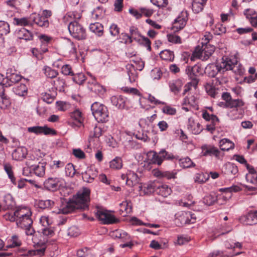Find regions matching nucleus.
<instances>
[{
  "label": "nucleus",
  "mask_w": 257,
  "mask_h": 257,
  "mask_svg": "<svg viewBox=\"0 0 257 257\" xmlns=\"http://www.w3.org/2000/svg\"><path fill=\"white\" fill-rule=\"evenodd\" d=\"M92 113L98 122H104L108 120V111L106 106L98 102H94L91 106Z\"/></svg>",
  "instance_id": "f03ea898"
},
{
  "label": "nucleus",
  "mask_w": 257,
  "mask_h": 257,
  "mask_svg": "<svg viewBox=\"0 0 257 257\" xmlns=\"http://www.w3.org/2000/svg\"><path fill=\"white\" fill-rule=\"evenodd\" d=\"M63 179L58 177H49L44 182V187L49 190L55 191L63 185Z\"/></svg>",
  "instance_id": "9d476101"
},
{
  "label": "nucleus",
  "mask_w": 257,
  "mask_h": 257,
  "mask_svg": "<svg viewBox=\"0 0 257 257\" xmlns=\"http://www.w3.org/2000/svg\"><path fill=\"white\" fill-rule=\"evenodd\" d=\"M68 30L71 36L77 40H83L86 38L85 30L76 21L70 22Z\"/></svg>",
  "instance_id": "39448f33"
},
{
  "label": "nucleus",
  "mask_w": 257,
  "mask_h": 257,
  "mask_svg": "<svg viewBox=\"0 0 257 257\" xmlns=\"http://www.w3.org/2000/svg\"><path fill=\"white\" fill-rule=\"evenodd\" d=\"M95 214L98 219L103 224H112L117 221L114 215L102 209L98 208Z\"/></svg>",
  "instance_id": "6e6552de"
},
{
  "label": "nucleus",
  "mask_w": 257,
  "mask_h": 257,
  "mask_svg": "<svg viewBox=\"0 0 257 257\" xmlns=\"http://www.w3.org/2000/svg\"><path fill=\"white\" fill-rule=\"evenodd\" d=\"M219 229V231L218 232H220V234L217 235L216 236L212 238V240H214L215 238L219 236L220 235L227 233L231 230V227L229 226L226 223H224L223 225H222Z\"/></svg>",
  "instance_id": "13d9d810"
},
{
  "label": "nucleus",
  "mask_w": 257,
  "mask_h": 257,
  "mask_svg": "<svg viewBox=\"0 0 257 257\" xmlns=\"http://www.w3.org/2000/svg\"><path fill=\"white\" fill-rule=\"evenodd\" d=\"M122 160L120 157H116L109 162L110 168L114 170H119L122 167Z\"/></svg>",
  "instance_id": "72a5a7b5"
},
{
  "label": "nucleus",
  "mask_w": 257,
  "mask_h": 257,
  "mask_svg": "<svg viewBox=\"0 0 257 257\" xmlns=\"http://www.w3.org/2000/svg\"><path fill=\"white\" fill-rule=\"evenodd\" d=\"M147 189L150 192H154L164 197L169 196L171 192V189L166 184L151 183L147 186Z\"/></svg>",
  "instance_id": "0eeeda50"
},
{
  "label": "nucleus",
  "mask_w": 257,
  "mask_h": 257,
  "mask_svg": "<svg viewBox=\"0 0 257 257\" xmlns=\"http://www.w3.org/2000/svg\"><path fill=\"white\" fill-rule=\"evenodd\" d=\"M33 220L31 216L23 217L21 218H17V225L18 227L22 228L24 227H28L32 226Z\"/></svg>",
  "instance_id": "cd10ccee"
},
{
  "label": "nucleus",
  "mask_w": 257,
  "mask_h": 257,
  "mask_svg": "<svg viewBox=\"0 0 257 257\" xmlns=\"http://www.w3.org/2000/svg\"><path fill=\"white\" fill-rule=\"evenodd\" d=\"M187 20V12L186 11L181 12L174 20L172 25V30L176 32L182 29L186 26Z\"/></svg>",
  "instance_id": "1a4fd4ad"
},
{
  "label": "nucleus",
  "mask_w": 257,
  "mask_h": 257,
  "mask_svg": "<svg viewBox=\"0 0 257 257\" xmlns=\"http://www.w3.org/2000/svg\"><path fill=\"white\" fill-rule=\"evenodd\" d=\"M14 92L18 95L24 96L27 93V87L23 83H21L13 88Z\"/></svg>",
  "instance_id": "79ce46f5"
},
{
  "label": "nucleus",
  "mask_w": 257,
  "mask_h": 257,
  "mask_svg": "<svg viewBox=\"0 0 257 257\" xmlns=\"http://www.w3.org/2000/svg\"><path fill=\"white\" fill-rule=\"evenodd\" d=\"M71 116L76 121V122L79 123L78 126L82 123L83 118L81 116V112L79 110H76L74 111L71 113Z\"/></svg>",
  "instance_id": "4d7b16f0"
},
{
  "label": "nucleus",
  "mask_w": 257,
  "mask_h": 257,
  "mask_svg": "<svg viewBox=\"0 0 257 257\" xmlns=\"http://www.w3.org/2000/svg\"><path fill=\"white\" fill-rule=\"evenodd\" d=\"M81 18V14L77 12H70L64 17V20L68 22H74Z\"/></svg>",
  "instance_id": "c756f323"
},
{
  "label": "nucleus",
  "mask_w": 257,
  "mask_h": 257,
  "mask_svg": "<svg viewBox=\"0 0 257 257\" xmlns=\"http://www.w3.org/2000/svg\"><path fill=\"white\" fill-rule=\"evenodd\" d=\"M243 105L244 102L242 100L231 99V100L227 102L225 107H230L232 109L233 108H240Z\"/></svg>",
  "instance_id": "58836bf2"
},
{
  "label": "nucleus",
  "mask_w": 257,
  "mask_h": 257,
  "mask_svg": "<svg viewBox=\"0 0 257 257\" xmlns=\"http://www.w3.org/2000/svg\"><path fill=\"white\" fill-rule=\"evenodd\" d=\"M175 221L178 225L194 223L196 221V216L189 211H180L175 214Z\"/></svg>",
  "instance_id": "423d86ee"
},
{
  "label": "nucleus",
  "mask_w": 257,
  "mask_h": 257,
  "mask_svg": "<svg viewBox=\"0 0 257 257\" xmlns=\"http://www.w3.org/2000/svg\"><path fill=\"white\" fill-rule=\"evenodd\" d=\"M207 70H210L208 74L212 77H215L218 73H223L228 70H232L238 75L243 72L242 66L238 63L237 58L233 56H223L220 62L209 66Z\"/></svg>",
  "instance_id": "f257e3e1"
},
{
  "label": "nucleus",
  "mask_w": 257,
  "mask_h": 257,
  "mask_svg": "<svg viewBox=\"0 0 257 257\" xmlns=\"http://www.w3.org/2000/svg\"><path fill=\"white\" fill-rule=\"evenodd\" d=\"M120 210L122 212L124 211L125 215L126 214L130 213L132 211V205L130 201L125 200L120 204Z\"/></svg>",
  "instance_id": "c03bdc74"
},
{
  "label": "nucleus",
  "mask_w": 257,
  "mask_h": 257,
  "mask_svg": "<svg viewBox=\"0 0 257 257\" xmlns=\"http://www.w3.org/2000/svg\"><path fill=\"white\" fill-rule=\"evenodd\" d=\"M201 154L203 156H213L217 159H219L220 158L221 151L213 145H203L201 147Z\"/></svg>",
  "instance_id": "9b49d317"
},
{
  "label": "nucleus",
  "mask_w": 257,
  "mask_h": 257,
  "mask_svg": "<svg viewBox=\"0 0 257 257\" xmlns=\"http://www.w3.org/2000/svg\"><path fill=\"white\" fill-rule=\"evenodd\" d=\"M73 200L64 202L60 207L59 213L62 214L71 213L75 209H79Z\"/></svg>",
  "instance_id": "4468645a"
},
{
  "label": "nucleus",
  "mask_w": 257,
  "mask_h": 257,
  "mask_svg": "<svg viewBox=\"0 0 257 257\" xmlns=\"http://www.w3.org/2000/svg\"><path fill=\"white\" fill-rule=\"evenodd\" d=\"M239 220L246 225H252L257 224V211H250L246 215L240 217Z\"/></svg>",
  "instance_id": "f8f14e48"
},
{
  "label": "nucleus",
  "mask_w": 257,
  "mask_h": 257,
  "mask_svg": "<svg viewBox=\"0 0 257 257\" xmlns=\"http://www.w3.org/2000/svg\"><path fill=\"white\" fill-rule=\"evenodd\" d=\"M147 157L149 164H154L159 165L158 153L154 151H150L147 154Z\"/></svg>",
  "instance_id": "a19ab883"
},
{
  "label": "nucleus",
  "mask_w": 257,
  "mask_h": 257,
  "mask_svg": "<svg viewBox=\"0 0 257 257\" xmlns=\"http://www.w3.org/2000/svg\"><path fill=\"white\" fill-rule=\"evenodd\" d=\"M127 70V74L131 82H135L138 77V73L137 70L134 69V67L131 64H127L126 66Z\"/></svg>",
  "instance_id": "7c9ffc66"
},
{
  "label": "nucleus",
  "mask_w": 257,
  "mask_h": 257,
  "mask_svg": "<svg viewBox=\"0 0 257 257\" xmlns=\"http://www.w3.org/2000/svg\"><path fill=\"white\" fill-rule=\"evenodd\" d=\"M27 154V149L25 147H18L12 153V157L15 160L20 161L24 159Z\"/></svg>",
  "instance_id": "412c9836"
},
{
  "label": "nucleus",
  "mask_w": 257,
  "mask_h": 257,
  "mask_svg": "<svg viewBox=\"0 0 257 257\" xmlns=\"http://www.w3.org/2000/svg\"><path fill=\"white\" fill-rule=\"evenodd\" d=\"M30 19L32 23L33 22L39 27L47 28L49 25V22L48 19H46V18H44L40 14L36 13L32 14L30 16Z\"/></svg>",
  "instance_id": "ddd939ff"
},
{
  "label": "nucleus",
  "mask_w": 257,
  "mask_h": 257,
  "mask_svg": "<svg viewBox=\"0 0 257 257\" xmlns=\"http://www.w3.org/2000/svg\"><path fill=\"white\" fill-rule=\"evenodd\" d=\"M45 162H39L37 165H34L31 166L30 170L33 171L36 175L39 177H43L45 173Z\"/></svg>",
  "instance_id": "aec40b11"
},
{
  "label": "nucleus",
  "mask_w": 257,
  "mask_h": 257,
  "mask_svg": "<svg viewBox=\"0 0 257 257\" xmlns=\"http://www.w3.org/2000/svg\"><path fill=\"white\" fill-rule=\"evenodd\" d=\"M168 41L174 44H181V38L175 34H170L167 35Z\"/></svg>",
  "instance_id": "680f3d73"
},
{
  "label": "nucleus",
  "mask_w": 257,
  "mask_h": 257,
  "mask_svg": "<svg viewBox=\"0 0 257 257\" xmlns=\"http://www.w3.org/2000/svg\"><path fill=\"white\" fill-rule=\"evenodd\" d=\"M4 170L7 172L9 178L11 179L12 183L16 184V178L14 175L12 170V167L9 163H5L4 164Z\"/></svg>",
  "instance_id": "49530a36"
},
{
  "label": "nucleus",
  "mask_w": 257,
  "mask_h": 257,
  "mask_svg": "<svg viewBox=\"0 0 257 257\" xmlns=\"http://www.w3.org/2000/svg\"><path fill=\"white\" fill-rule=\"evenodd\" d=\"M202 117L206 121L211 122H219V119L217 116L213 114H209L206 110L202 111Z\"/></svg>",
  "instance_id": "de8ad7c7"
},
{
  "label": "nucleus",
  "mask_w": 257,
  "mask_h": 257,
  "mask_svg": "<svg viewBox=\"0 0 257 257\" xmlns=\"http://www.w3.org/2000/svg\"><path fill=\"white\" fill-rule=\"evenodd\" d=\"M160 57L163 60L172 62L174 59V54L173 51L165 50L160 52Z\"/></svg>",
  "instance_id": "2f4dec72"
},
{
  "label": "nucleus",
  "mask_w": 257,
  "mask_h": 257,
  "mask_svg": "<svg viewBox=\"0 0 257 257\" xmlns=\"http://www.w3.org/2000/svg\"><path fill=\"white\" fill-rule=\"evenodd\" d=\"M15 215L17 217V218H21L31 216L32 212L30 209L28 207H19L15 211Z\"/></svg>",
  "instance_id": "b1692460"
},
{
  "label": "nucleus",
  "mask_w": 257,
  "mask_h": 257,
  "mask_svg": "<svg viewBox=\"0 0 257 257\" xmlns=\"http://www.w3.org/2000/svg\"><path fill=\"white\" fill-rule=\"evenodd\" d=\"M193 197L189 195L187 196V201L181 200L179 201V204L180 206L189 207L194 204V201L192 200Z\"/></svg>",
  "instance_id": "bf43d9fd"
},
{
  "label": "nucleus",
  "mask_w": 257,
  "mask_h": 257,
  "mask_svg": "<svg viewBox=\"0 0 257 257\" xmlns=\"http://www.w3.org/2000/svg\"><path fill=\"white\" fill-rule=\"evenodd\" d=\"M11 243L9 245L10 247H15L20 246L22 243L21 240L19 239L18 236L16 235H13L11 239Z\"/></svg>",
  "instance_id": "338daca9"
},
{
  "label": "nucleus",
  "mask_w": 257,
  "mask_h": 257,
  "mask_svg": "<svg viewBox=\"0 0 257 257\" xmlns=\"http://www.w3.org/2000/svg\"><path fill=\"white\" fill-rule=\"evenodd\" d=\"M245 178L248 182L257 186V174H247Z\"/></svg>",
  "instance_id": "774afa93"
},
{
  "label": "nucleus",
  "mask_w": 257,
  "mask_h": 257,
  "mask_svg": "<svg viewBox=\"0 0 257 257\" xmlns=\"http://www.w3.org/2000/svg\"><path fill=\"white\" fill-rule=\"evenodd\" d=\"M51 83L56 90L59 91H64L65 82L63 79L58 77L55 80H54Z\"/></svg>",
  "instance_id": "4c0bfd02"
},
{
  "label": "nucleus",
  "mask_w": 257,
  "mask_h": 257,
  "mask_svg": "<svg viewBox=\"0 0 257 257\" xmlns=\"http://www.w3.org/2000/svg\"><path fill=\"white\" fill-rule=\"evenodd\" d=\"M10 32V26L8 23L4 21H0V35H4Z\"/></svg>",
  "instance_id": "5fc2aeb1"
},
{
  "label": "nucleus",
  "mask_w": 257,
  "mask_h": 257,
  "mask_svg": "<svg viewBox=\"0 0 257 257\" xmlns=\"http://www.w3.org/2000/svg\"><path fill=\"white\" fill-rule=\"evenodd\" d=\"M219 147L222 151H228L234 148V144L227 139H223L219 143Z\"/></svg>",
  "instance_id": "c85d7f7f"
},
{
  "label": "nucleus",
  "mask_w": 257,
  "mask_h": 257,
  "mask_svg": "<svg viewBox=\"0 0 257 257\" xmlns=\"http://www.w3.org/2000/svg\"><path fill=\"white\" fill-rule=\"evenodd\" d=\"M199 69V67L198 66H194L192 67H188L186 70L187 74L192 80L191 82H190V84H192L195 88L196 87L198 83L196 73L198 72Z\"/></svg>",
  "instance_id": "dca6fc26"
},
{
  "label": "nucleus",
  "mask_w": 257,
  "mask_h": 257,
  "mask_svg": "<svg viewBox=\"0 0 257 257\" xmlns=\"http://www.w3.org/2000/svg\"><path fill=\"white\" fill-rule=\"evenodd\" d=\"M54 204V201L51 200H39L36 203V205L37 207L41 209H46L51 208L53 206Z\"/></svg>",
  "instance_id": "ea45409f"
},
{
  "label": "nucleus",
  "mask_w": 257,
  "mask_h": 257,
  "mask_svg": "<svg viewBox=\"0 0 257 257\" xmlns=\"http://www.w3.org/2000/svg\"><path fill=\"white\" fill-rule=\"evenodd\" d=\"M137 42H139L140 44H143L145 46H146L148 50L150 51L151 50V42L147 37H145V36H142V37L140 39V40L138 41Z\"/></svg>",
  "instance_id": "69168bd1"
},
{
  "label": "nucleus",
  "mask_w": 257,
  "mask_h": 257,
  "mask_svg": "<svg viewBox=\"0 0 257 257\" xmlns=\"http://www.w3.org/2000/svg\"><path fill=\"white\" fill-rule=\"evenodd\" d=\"M13 23L15 25L20 26H26L28 25H32L31 21H30V17L29 18H17L13 19Z\"/></svg>",
  "instance_id": "473e14b6"
},
{
  "label": "nucleus",
  "mask_w": 257,
  "mask_h": 257,
  "mask_svg": "<svg viewBox=\"0 0 257 257\" xmlns=\"http://www.w3.org/2000/svg\"><path fill=\"white\" fill-rule=\"evenodd\" d=\"M1 97L2 99V108H6L11 105V102L9 98L4 93V90L1 93Z\"/></svg>",
  "instance_id": "052dcab7"
},
{
  "label": "nucleus",
  "mask_w": 257,
  "mask_h": 257,
  "mask_svg": "<svg viewBox=\"0 0 257 257\" xmlns=\"http://www.w3.org/2000/svg\"><path fill=\"white\" fill-rule=\"evenodd\" d=\"M16 35L20 39H24L26 41H31L33 39V34L24 28L16 31Z\"/></svg>",
  "instance_id": "4be33fe9"
},
{
  "label": "nucleus",
  "mask_w": 257,
  "mask_h": 257,
  "mask_svg": "<svg viewBox=\"0 0 257 257\" xmlns=\"http://www.w3.org/2000/svg\"><path fill=\"white\" fill-rule=\"evenodd\" d=\"M111 101L113 105L122 109L125 106L126 99L121 95L113 96L111 97Z\"/></svg>",
  "instance_id": "393cba45"
},
{
  "label": "nucleus",
  "mask_w": 257,
  "mask_h": 257,
  "mask_svg": "<svg viewBox=\"0 0 257 257\" xmlns=\"http://www.w3.org/2000/svg\"><path fill=\"white\" fill-rule=\"evenodd\" d=\"M73 76L72 79L74 82L78 84H82L85 80V76L82 73H79L72 75Z\"/></svg>",
  "instance_id": "6e6d98bb"
},
{
  "label": "nucleus",
  "mask_w": 257,
  "mask_h": 257,
  "mask_svg": "<svg viewBox=\"0 0 257 257\" xmlns=\"http://www.w3.org/2000/svg\"><path fill=\"white\" fill-rule=\"evenodd\" d=\"M21 75L17 73H11L7 72L6 81H7V86H10L13 84L18 82L21 80Z\"/></svg>",
  "instance_id": "bb28decb"
},
{
  "label": "nucleus",
  "mask_w": 257,
  "mask_h": 257,
  "mask_svg": "<svg viewBox=\"0 0 257 257\" xmlns=\"http://www.w3.org/2000/svg\"><path fill=\"white\" fill-rule=\"evenodd\" d=\"M28 130L29 132L34 133L36 134H44L45 135H55L56 134V131L54 130L49 128L46 126L30 127Z\"/></svg>",
  "instance_id": "2eb2a0df"
},
{
  "label": "nucleus",
  "mask_w": 257,
  "mask_h": 257,
  "mask_svg": "<svg viewBox=\"0 0 257 257\" xmlns=\"http://www.w3.org/2000/svg\"><path fill=\"white\" fill-rule=\"evenodd\" d=\"M215 47L209 44H202L201 47H196L192 57L202 60H207L215 51Z\"/></svg>",
  "instance_id": "7ed1b4c3"
},
{
  "label": "nucleus",
  "mask_w": 257,
  "mask_h": 257,
  "mask_svg": "<svg viewBox=\"0 0 257 257\" xmlns=\"http://www.w3.org/2000/svg\"><path fill=\"white\" fill-rule=\"evenodd\" d=\"M188 129L194 135L200 134L203 130L201 124L191 118L188 119Z\"/></svg>",
  "instance_id": "6ab92c4d"
},
{
  "label": "nucleus",
  "mask_w": 257,
  "mask_h": 257,
  "mask_svg": "<svg viewBox=\"0 0 257 257\" xmlns=\"http://www.w3.org/2000/svg\"><path fill=\"white\" fill-rule=\"evenodd\" d=\"M179 164L180 166L184 168H190L195 166V164L188 157L180 159Z\"/></svg>",
  "instance_id": "37998d69"
},
{
  "label": "nucleus",
  "mask_w": 257,
  "mask_h": 257,
  "mask_svg": "<svg viewBox=\"0 0 257 257\" xmlns=\"http://www.w3.org/2000/svg\"><path fill=\"white\" fill-rule=\"evenodd\" d=\"M90 193V190L85 188L82 190L78 191L74 197L73 200L80 209L85 210L88 208Z\"/></svg>",
  "instance_id": "20e7f679"
},
{
  "label": "nucleus",
  "mask_w": 257,
  "mask_h": 257,
  "mask_svg": "<svg viewBox=\"0 0 257 257\" xmlns=\"http://www.w3.org/2000/svg\"><path fill=\"white\" fill-rule=\"evenodd\" d=\"M169 87L171 91L173 92L174 93H177L180 90L182 85L180 81H176L170 82L169 83Z\"/></svg>",
  "instance_id": "603ef678"
},
{
  "label": "nucleus",
  "mask_w": 257,
  "mask_h": 257,
  "mask_svg": "<svg viewBox=\"0 0 257 257\" xmlns=\"http://www.w3.org/2000/svg\"><path fill=\"white\" fill-rule=\"evenodd\" d=\"M205 88L207 94L211 97L216 98L218 95V89L210 83H206Z\"/></svg>",
  "instance_id": "e433bc0d"
},
{
  "label": "nucleus",
  "mask_w": 257,
  "mask_h": 257,
  "mask_svg": "<svg viewBox=\"0 0 257 257\" xmlns=\"http://www.w3.org/2000/svg\"><path fill=\"white\" fill-rule=\"evenodd\" d=\"M65 171L66 175L70 177H73L76 173L74 166L72 163H68L66 165Z\"/></svg>",
  "instance_id": "8fccbe9b"
},
{
  "label": "nucleus",
  "mask_w": 257,
  "mask_h": 257,
  "mask_svg": "<svg viewBox=\"0 0 257 257\" xmlns=\"http://www.w3.org/2000/svg\"><path fill=\"white\" fill-rule=\"evenodd\" d=\"M217 200V196L215 195L209 194L205 196L203 199V202L208 206L212 205Z\"/></svg>",
  "instance_id": "09e8293b"
},
{
  "label": "nucleus",
  "mask_w": 257,
  "mask_h": 257,
  "mask_svg": "<svg viewBox=\"0 0 257 257\" xmlns=\"http://www.w3.org/2000/svg\"><path fill=\"white\" fill-rule=\"evenodd\" d=\"M112 236L123 240L130 239L129 235L126 232L122 230H115L113 232Z\"/></svg>",
  "instance_id": "3c124183"
},
{
  "label": "nucleus",
  "mask_w": 257,
  "mask_h": 257,
  "mask_svg": "<svg viewBox=\"0 0 257 257\" xmlns=\"http://www.w3.org/2000/svg\"><path fill=\"white\" fill-rule=\"evenodd\" d=\"M132 61L134 62V63L130 64L132 65L134 67V69L135 70L137 71H142L143 69L145 66V63L141 60H133Z\"/></svg>",
  "instance_id": "0e129e2a"
},
{
  "label": "nucleus",
  "mask_w": 257,
  "mask_h": 257,
  "mask_svg": "<svg viewBox=\"0 0 257 257\" xmlns=\"http://www.w3.org/2000/svg\"><path fill=\"white\" fill-rule=\"evenodd\" d=\"M222 172L229 177H232L237 174L238 168L235 164L228 163L222 168Z\"/></svg>",
  "instance_id": "f3484780"
},
{
  "label": "nucleus",
  "mask_w": 257,
  "mask_h": 257,
  "mask_svg": "<svg viewBox=\"0 0 257 257\" xmlns=\"http://www.w3.org/2000/svg\"><path fill=\"white\" fill-rule=\"evenodd\" d=\"M44 70L45 75L50 78H55L58 74V73L56 70L52 69L49 67H46Z\"/></svg>",
  "instance_id": "864d4df0"
},
{
  "label": "nucleus",
  "mask_w": 257,
  "mask_h": 257,
  "mask_svg": "<svg viewBox=\"0 0 257 257\" xmlns=\"http://www.w3.org/2000/svg\"><path fill=\"white\" fill-rule=\"evenodd\" d=\"M173 155L169 154L165 150H162L158 154V159L159 160V165H160L165 159H171Z\"/></svg>",
  "instance_id": "a18cd8bd"
},
{
  "label": "nucleus",
  "mask_w": 257,
  "mask_h": 257,
  "mask_svg": "<svg viewBox=\"0 0 257 257\" xmlns=\"http://www.w3.org/2000/svg\"><path fill=\"white\" fill-rule=\"evenodd\" d=\"M97 176V172L91 168L87 169L85 172L82 173V177L84 181L91 183Z\"/></svg>",
  "instance_id": "a878e982"
},
{
  "label": "nucleus",
  "mask_w": 257,
  "mask_h": 257,
  "mask_svg": "<svg viewBox=\"0 0 257 257\" xmlns=\"http://www.w3.org/2000/svg\"><path fill=\"white\" fill-rule=\"evenodd\" d=\"M129 31L130 34H125L124 35L125 37H127V41L130 43H132L133 42V40H134L137 42L140 40V39L142 35H141L137 27L132 26L130 28Z\"/></svg>",
  "instance_id": "a211bd4d"
},
{
  "label": "nucleus",
  "mask_w": 257,
  "mask_h": 257,
  "mask_svg": "<svg viewBox=\"0 0 257 257\" xmlns=\"http://www.w3.org/2000/svg\"><path fill=\"white\" fill-rule=\"evenodd\" d=\"M204 5L200 3L196 2V1H193L192 4V10L195 13H198L201 12Z\"/></svg>",
  "instance_id": "e2e57ef3"
},
{
  "label": "nucleus",
  "mask_w": 257,
  "mask_h": 257,
  "mask_svg": "<svg viewBox=\"0 0 257 257\" xmlns=\"http://www.w3.org/2000/svg\"><path fill=\"white\" fill-rule=\"evenodd\" d=\"M243 110L241 108H233L227 113L228 116L232 119H236L241 117Z\"/></svg>",
  "instance_id": "c9c22d12"
},
{
  "label": "nucleus",
  "mask_w": 257,
  "mask_h": 257,
  "mask_svg": "<svg viewBox=\"0 0 257 257\" xmlns=\"http://www.w3.org/2000/svg\"><path fill=\"white\" fill-rule=\"evenodd\" d=\"M41 42V49L43 53L48 51L47 46L52 40V38L45 34H41L38 36Z\"/></svg>",
  "instance_id": "5701e85b"
},
{
  "label": "nucleus",
  "mask_w": 257,
  "mask_h": 257,
  "mask_svg": "<svg viewBox=\"0 0 257 257\" xmlns=\"http://www.w3.org/2000/svg\"><path fill=\"white\" fill-rule=\"evenodd\" d=\"M90 30L97 34L98 36H101L103 34V26L99 23L91 24L89 26Z\"/></svg>",
  "instance_id": "f704fd0d"
}]
</instances>
